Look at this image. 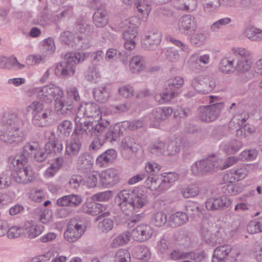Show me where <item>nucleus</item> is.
Returning <instances> with one entry per match:
<instances>
[{
  "label": "nucleus",
  "mask_w": 262,
  "mask_h": 262,
  "mask_svg": "<svg viewBox=\"0 0 262 262\" xmlns=\"http://www.w3.org/2000/svg\"><path fill=\"white\" fill-rule=\"evenodd\" d=\"M67 101H72L74 105L78 106V102L80 100V96L78 92V90L75 87L70 88L67 90Z\"/></svg>",
  "instance_id": "obj_51"
},
{
  "label": "nucleus",
  "mask_w": 262,
  "mask_h": 262,
  "mask_svg": "<svg viewBox=\"0 0 262 262\" xmlns=\"http://www.w3.org/2000/svg\"><path fill=\"white\" fill-rule=\"evenodd\" d=\"M69 184L72 189H76L84 184V180L80 175H73L70 178Z\"/></svg>",
  "instance_id": "obj_59"
},
{
  "label": "nucleus",
  "mask_w": 262,
  "mask_h": 262,
  "mask_svg": "<svg viewBox=\"0 0 262 262\" xmlns=\"http://www.w3.org/2000/svg\"><path fill=\"white\" fill-rule=\"evenodd\" d=\"M232 250L229 245L224 244L217 247L214 250L212 262H236L234 257L229 258V254Z\"/></svg>",
  "instance_id": "obj_12"
},
{
  "label": "nucleus",
  "mask_w": 262,
  "mask_h": 262,
  "mask_svg": "<svg viewBox=\"0 0 262 262\" xmlns=\"http://www.w3.org/2000/svg\"><path fill=\"white\" fill-rule=\"evenodd\" d=\"M51 114V110L49 106L42 108V110H39L35 113L32 118V123L35 126L43 127L46 125L48 118Z\"/></svg>",
  "instance_id": "obj_19"
},
{
  "label": "nucleus",
  "mask_w": 262,
  "mask_h": 262,
  "mask_svg": "<svg viewBox=\"0 0 262 262\" xmlns=\"http://www.w3.org/2000/svg\"><path fill=\"white\" fill-rule=\"evenodd\" d=\"M79 40L78 34H62L61 35V41L72 48H76Z\"/></svg>",
  "instance_id": "obj_45"
},
{
  "label": "nucleus",
  "mask_w": 262,
  "mask_h": 262,
  "mask_svg": "<svg viewBox=\"0 0 262 262\" xmlns=\"http://www.w3.org/2000/svg\"><path fill=\"white\" fill-rule=\"evenodd\" d=\"M230 200L226 196L223 195L218 198H210L207 200L205 205L209 210H223L230 206Z\"/></svg>",
  "instance_id": "obj_15"
},
{
  "label": "nucleus",
  "mask_w": 262,
  "mask_h": 262,
  "mask_svg": "<svg viewBox=\"0 0 262 262\" xmlns=\"http://www.w3.org/2000/svg\"><path fill=\"white\" fill-rule=\"evenodd\" d=\"M132 238L136 241L143 242L149 239L153 233L152 228L148 225L141 224L132 231Z\"/></svg>",
  "instance_id": "obj_14"
},
{
  "label": "nucleus",
  "mask_w": 262,
  "mask_h": 262,
  "mask_svg": "<svg viewBox=\"0 0 262 262\" xmlns=\"http://www.w3.org/2000/svg\"><path fill=\"white\" fill-rule=\"evenodd\" d=\"M93 21L98 28L104 27L107 23L108 17L106 10L102 6L98 7L93 16Z\"/></svg>",
  "instance_id": "obj_25"
},
{
  "label": "nucleus",
  "mask_w": 262,
  "mask_h": 262,
  "mask_svg": "<svg viewBox=\"0 0 262 262\" xmlns=\"http://www.w3.org/2000/svg\"><path fill=\"white\" fill-rule=\"evenodd\" d=\"M145 67V61L141 56H135L129 61V69L133 73H139L143 70Z\"/></svg>",
  "instance_id": "obj_31"
},
{
  "label": "nucleus",
  "mask_w": 262,
  "mask_h": 262,
  "mask_svg": "<svg viewBox=\"0 0 262 262\" xmlns=\"http://www.w3.org/2000/svg\"><path fill=\"white\" fill-rule=\"evenodd\" d=\"M212 227L206 226L204 224L202 225L201 232L202 237L206 243L214 244L216 243L215 235L212 233Z\"/></svg>",
  "instance_id": "obj_37"
},
{
  "label": "nucleus",
  "mask_w": 262,
  "mask_h": 262,
  "mask_svg": "<svg viewBox=\"0 0 262 262\" xmlns=\"http://www.w3.org/2000/svg\"><path fill=\"white\" fill-rule=\"evenodd\" d=\"M184 80L181 77L177 76L168 80L165 83V90L169 93L172 92L176 93V97L178 96L179 92L177 91L183 84Z\"/></svg>",
  "instance_id": "obj_30"
},
{
  "label": "nucleus",
  "mask_w": 262,
  "mask_h": 262,
  "mask_svg": "<svg viewBox=\"0 0 262 262\" xmlns=\"http://www.w3.org/2000/svg\"><path fill=\"white\" fill-rule=\"evenodd\" d=\"M74 30L78 33H90L94 31V27L86 23L78 22L74 26Z\"/></svg>",
  "instance_id": "obj_60"
},
{
  "label": "nucleus",
  "mask_w": 262,
  "mask_h": 262,
  "mask_svg": "<svg viewBox=\"0 0 262 262\" xmlns=\"http://www.w3.org/2000/svg\"><path fill=\"white\" fill-rule=\"evenodd\" d=\"M58 130L64 136L69 137L73 130L72 122L67 120L62 121L59 124Z\"/></svg>",
  "instance_id": "obj_50"
},
{
  "label": "nucleus",
  "mask_w": 262,
  "mask_h": 262,
  "mask_svg": "<svg viewBox=\"0 0 262 262\" xmlns=\"http://www.w3.org/2000/svg\"><path fill=\"white\" fill-rule=\"evenodd\" d=\"M258 155V151L255 149L245 150L239 155L238 159L242 161L254 160Z\"/></svg>",
  "instance_id": "obj_53"
},
{
  "label": "nucleus",
  "mask_w": 262,
  "mask_h": 262,
  "mask_svg": "<svg viewBox=\"0 0 262 262\" xmlns=\"http://www.w3.org/2000/svg\"><path fill=\"white\" fill-rule=\"evenodd\" d=\"M164 174L163 179L159 178L157 176L148 177L145 182V186L151 191L162 192L166 190L170 187V184L178 179V176L176 173L172 172Z\"/></svg>",
  "instance_id": "obj_6"
},
{
  "label": "nucleus",
  "mask_w": 262,
  "mask_h": 262,
  "mask_svg": "<svg viewBox=\"0 0 262 262\" xmlns=\"http://www.w3.org/2000/svg\"><path fill=\"white\" fill-rule=\"evenodd\" d=\"M250 59H240L237 58V63L235 69L238 72L243 73L242 79L244 82L251 79L253 77V74L248 72L252 65Z\"/></svg>",
  "instance_id": "obj_18"
},
{
  "label": "nucleus",
  "mask_w": 262,
  "mask_h": 262,
  "mask_svg": "<svg viewBox=\"0 0 262 262\" xmlns=\"http://www.w3.org/2000/svg\"><path fill=\"white\" fill-rule=\"evenodd\" d=\"M82 202L81 197L77 194H70L63 196L57 201V204L59 206H69L76 207Z\"/></svg>",
  "instance_id": "obj_23"
},
{
  "label": "nucleus",
  "mask_w": 262,
  "mask_h": 262,
  "mask_svg": "<svg viewBox=\"0 0 262 262\" xmlns=\"http://www.w3.org/2000/svg\"><path fill=\"white\" fill-rule=\"evenodd\" d=\"M68 227L78 230L80 232L84 233L86 228V222L84 219L77 216L69 222Z\"/></svg>",
  "instance_id": "obj_33"
},
{
  "label": "nucleus",
  "mask_w": 262,
  "mask_h": 262,
  "mask_svg": "<svg viewBox=\"0 0 262 262\" xmlns=\"http://www.w3.org/2000/svg\"><path fill=\"white\" fill-rule=\"evenodd\" d=\"M205 39L204 34H192L190 40L194 46H200L204 43Z\"/></svg>",
  "instance_id": "obj_64"
},
{
  "label": "nucleus",
  "mask_w": 262,
  "mask_h": 262,
  "mask_svg": "<svg viewBox=\"0 0 262 262\" xmlns=\"http://www.w3.org/2000/svg\"><path fill=\"white\" fill-rule=\"evenodd\" d=\"M132 232L125 231L116 237L112 241L111 246L113 248H116L128 243L130 238H132Z\"/></svg>",
  "instance_id": "obj_34"
},
{
  "label": "nucleus",
  "mask_w": 262,
  "mask_h": 262,
  "mask_svg": "<svg viewBox=\"0 0 262 262\" xmlns=\"http://www.w3.org/2000/svg\"><path fill=\"white\" fill-rule=\"evenodd\" d=\"M189 217L187 213L178 211L170 216L168 223L170 227L176 228L186 223Z\"/></svg>",
  "instance_id": "obj_27"
},
{
  "label": "nucleus",
  "mask_w": 262,
  "mask_h": 262,
  "mask_svg": "<svg viewBox=\"0 0 262 262\" xmlns=\"http://www.w3.org/2000/svg\"><path fill=\"white\" fill-rule=\"evenodd\" d=\"M41 50L45 54V56L52 54L55 50L53 39L51 37H49L45 39Z\"/></svg>",
  "instance_id": "obj_47"
},
{
  "label": "nucleus",
  "mask_w": 262,
  "mask_h": 262,
  "mask_svg": "<svg viewBox=\"0 0 262 262\" xmlns=\"http://www.w3.org/2000/svg\"><path fill=\"white\" fill-rule=\"evenodd\" d=\"M173 6L177 10L191 12L197 7L196 0H173Z\"/></svg>",
  "instance_id": "obj_28"
},
{
  "label": "nucleus",
  "mask_w": 262,
  "mask_h": 262,
  "mask_svg": "<svg viewBox=\"0 0 262 262\" xmlns=\"http://www.w3.org/2000/svg\"><path fill=\"white\" fill-rule=\"evenodd\" d=\"M10 168L16 172L13 174V179L18 183H27L33 180V172L30 167L26 166L27 163H22L16 157H10L8 158Z\"/></svg>",
  "instance_id": "obj_4"
},
{
  "label": "nucleus",
  "mask_w": 262,
  "mask_h": 262,
  "mask_svg": "<svg viewBox=\"0 0 262 262\" xmlns=\"http://www.w3.org/2000/svg\"><path fill=\"white\" fill-rule=\"evenodd\" d=\"M130 254L125 249H120L116 254L115 262H130Z\"/></svg>",
  "instance_id": "obj_58"
},
{
  "label": "nucleus",
  "mask_w": 262,
  "mask_h": 262,
  "mask_svg": "<svg viewBox=\"0 0 262 262\" xmlns=\"http://www.w3.org/2000/svg\"><path fill=\"white\" fill-rule=\"evenodd\" d=\"M224 106V103L216 102L209 105L200 106L199 108L200 119L207 122L214 121L220 115Z\"/></svg>",
  "instance_id": "obj_7"
},
{
  "label": "nucleus",
  "mask_w": 262,
  "mask_h": 262,
  "mask_svg": "<svg viewBox=\"0 0 262 262\" xmlns=\"http://www.w3.org/2000/svg\"><path fill=\"white\" fill-rule=\"evenodd\" d=\"M243 146V143L237 140H234L225 144L223 151L227 154H234L237 152Z\"/></svg>",
  "instance_id": "obj_38"
},
{
  "label": "nucleus",
  "mask_w": 262,
  "mask_h": 262,
  "mask_svg": "<svg viewBox=\"0 0 262 262\" xmlns=\"http://www.w3.org/2000/svg\"><path fill=\"white\" fill-rule=\"evenodd\" d=\"M166 145L162 142H159L151 144L150 146L151 153L156 156L165 154Z\"/></svg>",
  "instance_id": "obj_56"
},
{
  "label": "nucleus",
  "mask_w": 262,
  "mask_h": 262,
  "mask_svg": "<svg viewBox=\"0 0 262 262\" xmlns=\"http://www.w3.org/2000/svg\"><path fill=\"white\" fill-rule=\"evenodd\" d=\"M248 232L251 234H254L256 233L262 231V223L260 222H250L247 227Z\"/></svg>",
  "instance_id": "obj_63"
},
{
  "label": "nucleus",
  "mask_w": 262,
  "mask_h": 262,
  "mask_svg": "<svg viewBox=\"0 0 262 262\" xmlns=\"http://www.w3.org/2000/svg\"><path fill=\"white\" fill-rule=\"evenodd\" d=\"M127 53L122 51L120 52L114 49H109L106 53V58L109 60L113 59L115 57L121 58V60L123 63H126L127 61Z\"/></svg>",
  "instance_id": "obj_43"
},
{
  "label": "nucleus",
  "mask_w": 262,
  "mask_h": 262,
  "mask_svg": "<svg viewBox=\"0 0 262 262\" xmlns=\"http://www.w3.org/2000/svg\"><path fill=\"white\" fill-rule=\"evenodd\" d=\"M161 39V34L145 35L142 36V46L147 50H152L160 44Z\"/></svg>",
  "instance_id": "obj_24"
},
{
  "label": "nucleus",
  "mask_w": 262,
  "mask_h": 262,
  "mask_svg": "<svg viewBox=\"0 0 262 262\" xmlns=\"http://www.w3.org/2000/svg\"><path fill=\"white\" fill-rule=\"evenodd\" d=\"M134 256L138 259H143L150 256L149 249L145 246H137L133 249Z\"/></svg>",
  "instance_id": "obj_41"
},
{
  "label": "nucleus",
  "mask_w": 262,
  "mask_h": 262,
  "mask_svg": "<svg viewBox=\"0 0 262 262\" xmlns=\"http://www.w3.org/2000/svg\"><path fill=\"white\" fill-rule=\"evenodd\" d=\"M177 93L172 92L169 93L166 90L163 93L158 94L155 96V99L160 103L169 102L171 99L176 97Z\"/></svg>",
  "instance_id": "obj_52"
},
{
  "label": "nucleus",
  "mask_w": 262,
  "mask_h": 262,
  "mask_svg": "<svg viewBox=\"0 0 262 262\" xmlns=\"http://www.w3.org/2000/svg\"><path fill=\"white\" fill-rule=\"evenodd\" d=\"M37 98L42 101L47 103H51L53 100L56 101L58 98L62 97V91L58 87L54 85H46L35 90Z\"/></svg>",
  "instance_id": "obj_8"
},
{
  "label": "nucleus",
  "mask_w": 262,
  "mask_h": 262,
  "mask_svg": "<svg viewBox=\"0 0 262 262\" xmlns=\"http://www.w3.org/2000/svg\"><path fill=\"white\" fill-rule=\"evenodd\" d=\"M45 149L49 155L55 156L63 151V146L61 141L50 139L45 144Z\"/></svg>",
  "instance_id": "obj_29"
},
{
  "label": "nucleus",
  "mask_w": 262,
  "mask_h": 262,
  "mask_svg": "<svg viewBox=\"0 0 262 262\" xmlns=\"http://www.w3.org/2000/svg\"><path fill=\"white\" fill-rule=\"evenodd\" d=\"M73 136V138L66 144L65 154L70 156L75 157L78 155L82 147V142L80 138Z\"/></svg>",
  "instance_id": "obj_21"
},
{
  "label": "nucleus",
  "mask_w": 262,
  "mask_h": 262,
  "mask_svg": "<svg viewBox=\"0 0 262 262\" xmlns=\"http://www.w3.org/2000/svg\"><path fill=\"white\" fill-rule=\"evenodd\" d=\"M139 21L136 17H132L129 19H125L121 21L118 26V29L116 31L121 33H137Z\"/></svg>",
  "instance_id": "obj_20"
},
{
  "label": "nucleus",
  "mask_w": 262,
  "mask_h": 262,
  "mask_svg": "<svg viewBox=\"0 0 262 262\" xmlns=\"http://www.w3.org/2000/svg\"><path fill=\"white\" fill-rule=\"evenodd\" d=\"M93 95L97 101L103 103L107 102L109 99L110 92L106 87L100 86L94 89Z\"/></svg>",
  "instance_id": "obj_32"
},
{
  "label": "nucleus",
  "mask_w": 262,
  "mask_h": 262,
  "mask_svg": "<svg viewBox=\"0 0 262 262\" xmlns=\"http://www.w3.org/2000/svg\"><path fill=\"white\" fill-rule=\"evenodd\" d=\"M196 28L194 16L190 14H186L181 17L179 20L180 30L193 31Z\"/></svg>",
  "instance_id": "obj_26"
},
{
  "label": "nucleus",
  "mask_w": 262,
  "mask_h": 262,
  "mask_svg": "<svg viewBox=\"0 0 262 262\" xmlns=\"http://www.w3.org/2000/svg\"><path fill=\"white\" fill-rule=\"evenodd\" d=\"M75 127L72 135L80 137L90 134L95 137L90 146L91 151H97L106 142L117 141L123 134L122 124L117 123L110 126L108 120L101 118L98 121H84L79 116L75 119Z\"/></svg>",
  "instance_id": "obj_1"
},
{
  "label": "nucleus",
  "mask_w": 262,
  "mask_h": 262,
  "mask_svg": "<svg viewBox=\"0 0 262 262\" xmlns=\"http://www.w3.org/2000/svg\"><path fill=\"white\" fill-rule=\"evenodd\" d=\"M245 176L246 173L244 170L242 169L232 170L226 174L229 182H234L235 181H238L243 179Z\"/></svg>",
  "instance_id": "obj_49"
},
{
  "label": "nucleus",
  "mask_w": 262,
  "mask_h": 262,
  "mask_svg": "<svg viewBox=\"0 0 262 262\" xmlns=\"http://www.w3.org/2000/svg\"><path fill=\"white\" fill-rule=\"evenodd\" d=\"M55 107L58 115L66 116L70 114L76 106L72 101L64 100L62 97H60L56 100Z\"/></svg>",
  "instance_id": "obj_22"
},
{
  "label": "nucleus",
  "mask_w": 262,
  "mask_h": 262,
  "mask_svg": "<svg viewBox=\"0 0 262 262\" xmlns=\"http://www.w3.org/2000/svg\"><path fill=\"white\" fill-rule=\"evenodd\" d=\"M186 259H190L192 262H203L206 257L205 252H187Z\"/></svg>",
  "instance_id": "obj_61"
},
{
  "label": "nucleus",
  "mask_w": 262,
  "mask_h": 262,
  "mask_svg": "<svg viewBox=\"0 0 262 262\" xmlns=\"http://www.w3.org/2000/svg\"><path fill=\"white\" fill-rule=\"evenodd\" d=\"M99 177L102 185L106 187H111L119 181L117 171L114 169H107L102 171Z\"/></svg>",
  "instance_id": "obj_17"
},
{
  "label": "nucleus",
  "mask_w": 262,
  "mask_h": 262,
  "mask_svg": "<svg viewBox=\"0 0 262 262\" xmlns=\"http://www.w3.org/2000/svg\"><path fill=\"white\" fill-rule=\"evenodd\" d=\"M191 84L196 91L206 94L214 89L216 83L214 78L210 76H200L192 80Z\"/></svg>",
  "instance_id": "obj_9"
},
{
  "label": "nucleus",
  "mask_w": 262,
  "mask_h": 262,
  "mask_svg": "<svg viewBox=\"0 0 262 262\" xmlns=\"http://www.w3.org/2000/svg\"><path fill=\"white\" fill-rule=\"evenodd\" d=\"M86 57V54L84 52L67 53L64 60L57 63L55 74L64 79L72 76L75 73L76 64L83 61Z\"/></svg>",
  "instance_id": "obj_3"
},
{
  "label": "nucleus",
  "mask_w": 262,
  "mask_h": 262,
  "mask_svg": "<svg viewBox=\"0 0 262 262\" xmlns=\"http://www.w3.org/2000/svg\"><path fill=\"white\" fill-rule=\"evenodd\" d=\"M187 252H184L177 248L170 250L167 252V257L171 260H182L186 258Z\"/></svg>",
  "instance_id": "obj_44"
},
{
  "label": "nucleus",
  "mask_w": 262,
  "mask_h": 262,
  "mask_svg": "<svg viewBox=\"0 0 262 262\" xmlns=\"http://www.w3.org/2000/svg\"><path fill=\"white\" fill-rule=\"evenodd\" d=\"M7 236L9 238H15L25 234V229L21 227L12 226L7 229Z\"/></svg>",
  "instance_id": "obj_55"
},
{
  "label": "nucleus",
  "mask_w": 262,
  "mask_h": 262,
  "mask_svg": "<svg viewBox=\"0 0 262 262\" xmlns=\"http://www.w3.org/2000/svg\"><path fill=\"white\" fill-rule=\"evenodd\" d=\"M63 10L59 13L53 16L48 14V10L47 8H45L42 12L41 19L46 22L56 21L62 19L66 17H69L73 13V8L69 6H64Z\"/></svg>",
  "instance_id": "obj_16"
},
{
  "label": "nucleus",
  "mask_w": 262,
  "mask_h": 262,
  "mask_svg": "<svg viewBox=\"0 0 262 262\" xmlns=\"http://www.w3.org/2000/svg\"><path fill=\"white\" fill-rule=\"evenodd\" d=\"M83 233L79 232L78 230L68 227L67 230L64 233V237L68 241L72 243L76 241Z\"/></svg>",
  "instance_id": "obj_48"
},
{
  "label": "nucleus",
  "mask_w": 262,
  "mask_h": 262,
  "mask_svg": "<svg viewBox=\"0 0 262 262\" xmlns=\"http://www.w3.org/2000/svg\"><path fill=\"white\" fill-rule=\"evenodd\" d=\"M221 159L215 155L196 161L191 166V171L194 176H203L216 171L220 166Z\"/></svg>",
  "instance_id": "obj_5"
},
{
  "label": "nucleus",
  "mask_w": 262,
  "mask_h": 262,
  "mask_svg": "<svg viewBox=\"0 0 262 262\" xmlns=\"http://www.w3.org/2000/svg\"><path fill=\"white\" fill-rule=\"evenodd\" d=\"M118 196L122 212L126 215L130 216L131 222H139L143 217L141 214L138 213L139 209L149 204L147 195L136 189L122 190Z\"/></svg>",
  "instance_id": "obj_2"
},
{
  "label": "nucleus",
  "mask_w": 262,
  "mask_h": 262,
  "mask_svg": "<svg viewBox=\"0 0 262 262\" xmlns=\"http://www.w3.org/2000/svg\"><path fill=\"white\" fill-rule=\"evenodd\" d=\"M1 122L5 128L10 129L15 132L23 131L21 129L22 121L14 113L4 114L2 118Z\"/></svg>",
  "instance_id": "obj_11"
},
{
  "label": "nucleus",
  "mask_w": 262,
  "mask_h": 262,
  "mask_svg": "<svg viewBox=\"0 0 262 262\" xmlns=\"http://www.w3.org/2000/svg\"><path fill=\"white\" fill-rule=\"evenodd\" d=\"M93 163L92 157L87 152L81 154L77 160V164L83 169H90Z\"/></svg>",
  "instance_id": "obj_39"
},
{
  "label": "nucleus",
  "mask_w": 262,
  "mask_h": 262,
  "mask_svg": "<svg viewBox=\"0 0 262 262\" xmlns=\"http://www.w3.org/2000/svg\"><path fill=\"white\" fill-rule=\"evenodd\" d=\"M199 192V189L195 185H190L182 190V195L185 198L194 197L198 195Z\"/></svg>",
  "instance_id": "obj_57"
},
{
  "label": "nucleus",
  "mask_w": 262,
  "mask_h": 262,
  "mask_svg": "<svg viewBox=\"0 0 262 262\" xmlns=\"http://www.w3.org/2000/svg\"><path fill=\"white\" fill-rule=\"evenodd\" d=\"M121 147L124 150H129L133 152L137 150L135 140L129 136H127L123 139Z\"/></svg>",
  "instance_id": "obj_54"
},
{
  "label": "nucleus",
  "mask_w": 262,
  "mask_h": 262,
  "mask_svg": "<svg viewBox=\"0 0 262 262\" xmlns=\"http://www.w3.org/2000/svg\"><path fill=\"white\" fill-rule=\"evenodd\" d=\"M151 222L155 226H163L167 222V215L162 211L156 212L152 214Z\"/></svg>",
  "instance_id": "obj_40"
},
{
  "label": "nucleus",
  "mask_w": 262,
  "mask_h": 262,
  "mask_svg": "<svg viewBox=\"0 0 262 262\" xmlns=\"http://www.w3.org/2000/svg\"><path fill=\"white\" fill-rule=\"evenodd\" d=\"M43 229V226L29 223L28 225H26L25 232L27 233L28 238H34L40 235Z\"/></svg>",
  "instance_id": "obj_35"
},
{
  "label": "nucleus",
  "mask_w": 262,
  "mask_h": 262,
  "mask_svg": "<svg viewBox=\"0 0 262 262\" xmlns=\"http://www.w3.org/2000/svg\"><path fill=\"white\" fill-rule=\"evenodd\" d=\"M25 140L23 131L14 130L5 128H0V141L7 144H18Z\"/></svg>",
  "instance_id": "obj_10"
},
{
  "label": "nucleus",
  "mask_w": 262,
  "mask_h": 262,
  "mask_svg": "<svg viewBox=\"0 0 262 262\" xmlns=\"http://www.w3.org/2000/svg\"><path fill=\"white\" fill-rule=\"evenodd\" d=\"M220 69L225 73H228L233 69V61L229 60L227 58L223 59L220 64Z\"/></svg>",
  "instance_id": "obj_62"
},
{
  "label": "nucleus",
  "mask_w": 262,
  "mask_h": 262,
  "mask_svg": "<svg viewBox=\"0 0 262 262\" xmlns=\"http://www.w3.org/2000/svg\"><path fill=\"white\" fill-rule=\"evenodd\" d=\"M244 187L239 184H234L230 182L222 187V191L224 193L231 195H236L243 191Z\"/></svg>",
  "instance_id": "obj_36"
},
{
  "label": "nucleus",
  "mask_w": 262,
  "mask_h": 262,
  "mask_svg": "<svg viewBox=\"0 0 262 262\" xmlns=\"http://www.w3.org/2000/svg\"><path fill=\"white\" fill-rule=\"evenodd\" d=\"M81 112L84 117L87 118L99 117L101 114L99 106L94 102H88L78 106L77 116L80 115Z\"/></svg>",
  "instance_id": "obj_13"
},
{
  "label": "nucleus",
  "mask_w": 262,
  "mask_h": 262,
  "mask_svg": "<svg viewBox=\"0 0 262 262\" xmlns=\"http://www.w3.org/2000/svg\"><path fill=\"white\" fill-rule=\"evenodd\" d=\"M114 226V221L110 218H104L98 225V229L102 233H106L111 231Z\"/></svg>",
  "instance_id": "obj_46"
},
{
  "label": "nucleus",
  "mask_w": 262,
  "mask_h": 262,
  "mask_svg": "<svg viewBox=\"0 0 262 262\" xmlns=\"http://www.w3.org/2000/svg\"><path fill=\"white\" fill-rule=\"evenodd\" d=\"M139 12H140L143 16L147 17L151 10L149 3L147 0H136L135 4Z\"/></svg>",
  "instance_id": "obj_42"
}]
</instances>
